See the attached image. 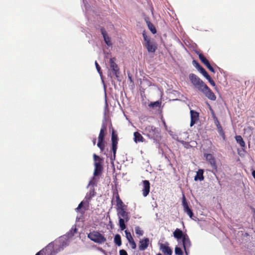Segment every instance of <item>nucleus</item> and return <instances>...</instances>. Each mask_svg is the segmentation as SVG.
Here are the masks:
<instances>
[{
  "mask_svg": "<svg viewBox=\"0 0 255 255\" xmlns=\"http://www.w3.org/2000/svg\"><path fill=\"white\" fill-rule=\"evenodd\" d=\"M94 182L93 181H90L89 185H94Z\"/></svg>",
  "mask_w": 255,
  "mask_h": 255,
  "instance_id": "44",
  "label": "nucleus"
},
{
  "mask_svg": "<svg viewBox=\"0 0 255 255\" xmlns=\"http://www.w3.org/2000/svg\"><path fill=\"white\" fill-rule=\"evenodd\" d=\"M235 138L237 143H238L242 147H245L246 146L245 142L241 135L236 136Z\"/></svg>",
  "mask_w": 255,
  "mask_h": 255,
  "instance_id": "28",
  "label": "nucleus"
},
{
  "mask_svg": "<svg viewBox=\"0 0 255 255\" xmlns=\"http://www.w3.org/2000/svg\"><path fill=\"white\" fill-rule=\"evenodd\" d=\"M133 140L135 143L143 142L144 141V138L141 134L137 131L134 132L133 133Z\"/></svg>",
  "mask_w": 255,
  "mask_h": 255,
  "instance_id": "21",
  "label": "nucleus"
},
{
  "mask_svg": "<svg viewBox=\"0 0 255 255\" xmlns=\"http://www.w3.org/2000/svg\"><path fill=\"white\" fill-rule=\"evenodd\" d=\"M63 249V248L60 243L58 242H51L37 253L35 255H55Z\"/></svg>",
  "mask_w": 255,
  "mask_h": 255,
  "instance_id": "1",
  "label": "nucleus"
},
{
  "mask_svg": "<svg viewBox=\"0 0 255 255\" xmlns=\"http://www.w3.org/2000/svg\"><path fill=\"white\" fill-rule=\"evenodd\" d=\"M199 58L201 61L205 65L209 62V61L206 59V58L202 54V53L198 54Z\"/></svg>",
  "mask_w": 255,
  "mask_h": 255,
  "instance_id": "32",
  "label": "nucleus"
},
{
  "mask_svg": "<svg viewBox=\"0 0 255 255\" xmlns=\"http://www.w3.org/2000/svg\"><path fill=\"white\" fill-rule=\"evenodd\" d=\"M185 235V234H184L183 232L179 229H176L173 232V236L178 240L182 239Z\"/></svg>",
  "mask_w": 255,
  "mask_h": 255,
  "instance_id": "22",
  "label": "nucleus"
},
{
  "mask_svg": "<svg viewBox=\"0 0 255 255\" xmlns=\"http://www.w3.org/2000/svg\"><path fill=\"white\" fill-rule=\"evenodd\" d=\"M198 70L199 71L205 78L209 76L207 71L202 66Z\"/></svg>",
  "mask_w": 255,
  "mask_h": 255,
  "instance_id": "33",
  "label": "nucleus"
},
{
  "mask_svg": "<svg viewBox=\"0 0 255 255\" xmlns=\"http://www.w3.org/2000/svg\"><path fill=\"white\" fill-rule=\"evenodd\" d=\"M252 175L254 178L255 179V170H254L252 172Z\"/></svg>",
  "mask_w": 255,
  "mask_h": 255,
  "instance_id": "43",
  "label": "nucleus"
},
{
  "mask_svg": "<svg viewBox=\"0 0 255 255\" xmlns=\"http://www.w3.org/2000/svg\"><path fill=\"white\" fill-rule=\"evenodd\" d=\"M135 232L138 238L142 236L144 233L143 231L139 226L135 227Z\"/></svg>",
  "mask_w": 255,
  "mask_h": 255,
  "instance_id": "30",
  "label": "nucleus"
},
{
  "mask_svg": "<svg viewBox=\"0 0 255 255\" xmlns=\"http://www.w3.org/2000/svg\"><path fill=\"white\" fill-rule=\"evenodd\" d=\"M175 253L177 255H183V252L181 249L179 247H176L175 248Z\"/></svg>",
  "mask_w": 255,
  "mask_h": 255,
  "instance_id": "34",
  "label": "nucleus"
},
{
  "mask_svg": "<svg viewBox=\"0 0 255 255\" xmlns=\"http://www.w3.org/2000/svg\"><path fill=\"white\" fill-rule=\"evenodd\" d=\"M146 22L148 26V28L150 30V31L153 34H155L156 33V29L154 27V25L148 19L146 20Z\"/></svg>",
  "mask_w": 255,
  "mask_h": 255,
  "instance_id": "26",
  "label": "nucleus"
},
{
  "mask_svg": "<svg viewBox=\"0 0 255 255\" xmlns=\"http://www.w3.org/2000/svg\"><path fill=\"white\" fill-rule=\"evenodd\" d=\"M149 243V240L147 238L140 240L139 242L138 249L139 250L143 251L147 249Z\"/></svg>",
  "mask_w": 255,
  "mask_h": 255,
  "instance_id": "15",
  "label": "nucleus"
},
{
  "mask_svg": "<svg viewBox=\"0 0 255 255\" xmlns=\"http://www.w3.org/2000/svg\"><path fill=\"white\" fill-rule=\"evenodd\" d=\"M156 255H162L161 254H160V253H158Z\"/></svg>",
  "mask_w": 255,
  "mask_h": 255,
  "instance_id": "47",
  "label": "nucleus"
},
{
  "mask_svg": "<svg viewBox=\"0 0 255 255\" xmlns=\"http://www.w3.org/2000/svg\"><path fill=\"white\" fill-rule=\"evenodd\" d=\"M126 208L117 209V213L119 218V226L121 230H124L126 228L125 222H127L129 219L128 213L126 211Z\"/></svg>",
  "mask_w": 255,
  "mask_h": 255,
  "instance_id": "3",
  "label": "nucleus"
},
{
  "mask_svg": "<svg viewBox=\"0 0 255 255\" xmlns=\"http://www.w3.org/2000/svg\"><path fill=\"white\" fill-rule=\"evenodd\" d=\"M101 32L103 36L105 43L109 46L112 45L110 37L108 35V34L104 27L101 28Z\"/></svg>",
  "mask_w": 255,
  "mask_h": 255,
  "instance_id": "19",
  "label": "nucleus"
},
{
  "mask_svg": "<svg viewBox=\"0 0 255 255\" xmlns=\"http://www.w3.org/2000/svg\"><path fill=\"white\" fill-rule=\"evenodd\" d=\"M161 105V102L159 101H156L154 102H151L150 104H148V106L150 108H156L157 107H160Z\"/></svg>",
  "mask_w": 255,
  "mask_h": 255,
  "instance_id": "31",
  "label": "nucleus"
},
{
  "mask_svg": "<svg viewBox=\"0 0 255 255\" xmlns=\"http://www.w3.org/2000/svg\"><path fill=\"white\" fill-rule=\"evenodd\" d=\"M120 255H128L127 252L125 250L120 251Z\"/></svg>",
  "mask_w": 255,
  "mask_h": 255,
  "instance_id": "41",
  "label": "nucleus"
},
{
  "mask_svg": "<svg viewBox=\"0 0 255 255\" xmlns=\"http://www.w3.org/2000/svg\"><path fill=\"white\" fill-rule=\"evenodd\" d=\"M116 206L117 207V209H121L122 208H126V206L124 204L122 200L120 199V196L119 194L117 193L116 194Z\"/></svg>",
  "mask_w": 255,
  "mask_h": 255,
  "instance_id": "20",
  "label": "nucleus"
},
{
  "mask_svg": "<svg viewBox=\"0 0 255 255\" xmlns=\"http://www.w3.org/2000/svg\"><path fill=\"white\" fill-rule=\"evenodd\" d=\"M163 124H164V125L165 127H166V123L164 121H163Z\"/></svg>",
  "mask_w": 255,
  "mask_h": 255,
  "instance_id": "46",
  "label": "nucleus"
},
{
  "mask_svg": "<svg viewBox=\"0 0 255 255\" xmlns=\"http://www.w3.org/2000/svg\"><path fill=\"white\" fill-rule=\"evenodd\" d=\"M204 176H203V170L199 169L197 172L196 175L195 176L194 180L195 181H197L199 180L200 181L203 180Z\"/></svg>",
  "mask_w": 255,
  "mask_h": 255,
  "instance_id": "25",
  "label": "nucleus"
},
{
  "mask_svg": "<svg viewBox=\"0 0 255 255\" xmlns=\"http://www.w3.org/2000/svg\"><path fill=\"white\" fill-rule=\"evenodd\" d=\"M114 242L118 246L122 245L121 237L119 234H116L114 237Z\"/></svg>",
  "mask_w": 255,
  "mask_h": 255,
  "instance_id": "29",
  "label": "nucleus"
},
{
  "mask_svg": "<svg viewBox=\"0 0 255 255\" xmlns=\"http://www.w3.org/2000/svg\"><path fill=\"white\" fill-rule=\"evenodd\" d=\"M99 250L102 252H104V251L103 250V249L102 248H99Z\"/></svg>",
  "mask_w": 255,
  "mask_h": 255,
  "instance_id": "45",
  "label": "nucleus"
},
{
  "mask_svg": "<svg viewBox=\"0 0 255 255\" xmlns=\"http://www.w3.org/2000/svg\"><path fill=\"white\" fill-rule=\"evenodd\" d=\"M87 237L93 242L99 244H103L107 241L106 237L97 231L90 232L87 235Z\"/></svg>",
  "mask_w": 255,
  "mask_h": 255,
  "instance_id": "4",
  "label": "nucleus"
},
{
  "mask_svg": "<svg viewBox=\"0 0 255 255\" xmlns=\"http://www.w3.org/2000/svg\"><path fill=\"white\" fill-rule=\"evenodd\" d=\"M143 188L142 190V195L144 197H146L149 194L150 191V183L148 180H143Z\"/></svg>",
  "mask_w": 255,
  "mask_h": 255,
  "instance_id": "16",
  "label": "nucleus"
},
{
  "mask_svg": "<svg viewBox=\"0 0 255 255\" xmlns=\"http://www.w3.org/2000/svg\"><path fill=\"white\" fill-rule=\"evenodd\" d=\"M206 78L208 80V81H209V82L210 83V84L212 86H215V83L214 81L213 80V79L211 78V77H210V75Z\"/></svg>",
  "mask_w": 255,
  "mask_h": 255,
  "instance_id": "37",
  "label": "nucleus"
},
{
  "mask_svg": "<svg viewBox=\"0 0 255 255\" xmlns=\"http://www.w3.org/2000/svg\"><path fill=\"white\" fill-rule=\"evenodd\" d=\"M112 150L113 152V157H112V160H115L116 158V151L118 148V137L117 134H116L114 129H113L112 134Z\"/></svg>",
  "mask_w": 255,
  "mask_h": 255,
  "instance_id": "9",
  "label": "nucleus"
},
{
  "mask_svg": "<svg viewBox=\"0 0 255 255\" xmlns=\"http://www.w3.org/2000/svg\"><path fill=\"white\" fill-rule=\"evenodd\" d=\"M182 205L184 208V211L189 216L190 218H192L193 213L192 210L189 207L188 203L186 200V198L183 195L182 199Z\"/></svg>",
  "mask_w": 255,
  "mask_h": 255,
  "instance_id": "14",
  "label": "nucleus"
},
{
  "mask_svg": "<svg viewBox=\"0 0 255 255\" xmlns=\"http://www.w3.org/2000/svg\"><path fill=\"white\" fill-rule=\"evenodd\" d=\"M143 134L153 140H156L160 136V132L158 128L150 125L146 126L143 129Z\"/></svg>",
  "mask_w": 255,
  "mask_h": 255,
  "instance_id": "2",
  "label": "nucleus"
},
{
  "mask_svg": "<svg viewBox=\"0 0 255 255\" xmlns=\"http://www.w3.org/2000/svg\"><path fill=\"white\" fill-rule=\"evenodd\" d=\"M84 202L82 201L78 205V207L76 209V210L78 212L80 209H81L83 206Z\"/></svg>",
  "mask_w": 255,
  "mask_h": 255,
  "instance_id": "40",
  "label": "nucleus"
},
{
  "mask_svg": "<svg viewBox=\"0 0 255 255\" xmlns=\"http://www.w3.org/2000/svg\"><path fill=\"white\" fill-rule=\"evenodd\" d=\"M182 244L185 251H186V247H189L191 246L190 239L187 234H185L182 239Z\"/></svg>",
  "mask_w": 255,
  "mask_h": 255,
  "instance_id": "23",
  "label": "nucleus"
},
{
  "mask_svg": "<svg viewBox=\"0 0 255 255\" xmlns=\"http://www.w3.org/2000/svg\"><path fill=\"white\" fill-rule=\"evenodd\" d=\"M96 138H93V144L94 145L96 144Z\"/></svg>",
  "mask_w": 255,
  "mask_h": 255,
  "instance_id": "42",
  "label": "nucleus"
},
{
  "mask_svg": "<svg viewBox=\"0 0 255 255\" xmlns=\"http://www.w3.org/2000/svg\"><path fill=\"white\" fill-rule=\"evenodd\" d=\"M216 126L217 127V129H218L219 133L220 134V135H221L222 136L223 139H225V133L223 130L222 126H221V125L220 124V123L218 120L217 121Z\"/></svg>",
  "mask_w": 255,
  "mask_h": 255,
  "instance_id": "27",
  "label": "nucleus"
},
{
  "mask_svg": "<svg viewBox=\"0 0 255 255\" xmlns=\"http://www.w3.org/2000/svg\"><path fill=\"white\" fill-rule=\"evenodd\" d=\"M191 122L190 126H193L199 120V113L194 110L190 111Z\"/></svg>",
  "mask_w": 255,
  "mask_h": 255,
  "instance_id": "18",
  "label": "nucleus"
},
{
  "mask_svg": "<svg viewBox=\"0 0 255 255\" xmlns=\"http://www.w3.org/2000/svg\"><path fill=\"white\" fill-rule=\"evenodd\" d=\"M192 63L193 65L197 69V70H198L201 67L199 63L195 60H193Z\"/></svg>",
  "mask_w": 255,
  "mask_h": 255,
  "instance_id": "36",
  "label": "nucleus"
},
{
  "mask_svg": "<svg viewBox=\"0 0 255 255\" xmlns=\"http://www.w3.org/2000/svg\"><path fill=\"white\" fill-rule=\"evenodd\" d=\"M93 158L95 161L94 175L95 176H97L100 175L103 171V168L102 164L103 161V159L96 155L95 153L93 154Z\"/></svg>",
  "mask_w": 255,
  "mask_h": 255,
  "instance_id": "6",
  "label": "nucleus"
},
{
  "mask_svg": "<svg viewBox=\"0 0 255 255\" xmlns=\"http://www.w3.org/2000/svg\"><path fill=\"white\" fill-rule=\"evenodd\" d=\"M116 59L112 58L110 59V69L112 71L113 75H115L116 77H119V68L118 65L115 62Z\"/></svg>",
  "mask_w": 255,
  "mask_h": 255,
  "instance_id": "12",
  "label": "nucleus"
},
{
  "mask_svg": "<svg viewBox=\"0 0 255 255\" xmlns=\"http://www.w3.org/2000/svg\"><path fill=\"white\" fill-rule=\"evenodd\" d=\"M107 130V124L103 123L98 136V147L100 149L101 152H103L105 148V136Z\"/></svg>",
  "mask_w": 255,
  "mask_h": 255,
  "instance_id": "5",
  "label": "nucleus"
},
{
  "mask_svg": "<svg viewBox=\"0 0 255 255\" xmlns=\"http://www.w3.org/2000/svg\"><path fill=\"white\" fill-rule=\"evenodd\" d=\"M95 66L96 67V69H97L98 72L100 74V75H101L102 74V72L101 71V67L97 61H95Z\"/></svg>",
  "mask_w": 255,
  "mask_h": 255,
  "instance_id": "38",
  "label": "nucleus"
},
{
  "mask_svg": "<svg viewBox=\"0 0 255 255\" xmlns=\"http://www.w3.org/2000/svg\"><path fill=\"white\" fill-rule=\"evenodd\" d=\"M142 36L144 41V46L147 49L149 53H154L157 49V46L156 43L151 42L150 39L147 37L146 33L143 32Z\"/></svg>",
  "mask_w": 255,
  "mask_h": 255,
  "instance_id": "8",
  "label": "nucleus"
},
{
  "mask_svg": "<svg viewBox=\"0 0 255 255\" xmlns=\"http://www.w3.org/2000/svg\"><path fill=\"white\" fill-rule=\"evenodd\" d=\"M95 194H96V192L95 191V189L94 188H93L92 189H91L90 190V191L89 192H88L86 194L85 199L87 201H89L92 199V198L93 197H94L95 195Z\"/></svg>",
  "mask_w": 255,
  "mask_h": 255,
  "instance_id": "24",
  "label": "nucleus"
},
{
  "mask_svg": "<svg viewBox=\"0 0 255 255\" xmlns=\"http://www.w3.org/2000/svg\"><path fill=\"white\" fill-rule=\"evenodd\" d=\"M125 234H126V238H127V240H128V242L131 249H133V250L135 249L136 247V245L132 236L131 235V234L130 233V232H128L127 230H126Z\"/></svg>",
  "mask_w": 255,
  "mask_h": 255,
  "instance_id": "17",
  "label": "nucleus"
},
{
  "mask_svg": "<svg viewBox=\"0 0 255 255\" xmlns=\"http://www.w3.org/2000/svg\"><path fill=\"white\" fill-rule=\"evenodd\" d=\"M189 78L194 87L200 91L206 85L200 78L194 74L191 73L189 74Z\"/></svg>",
  "mask_w": 255,
  "mask_h": 255,
  "instance_id": "7",
  "label": "nucleus"
},
{
  "mask_svg": "<svg viewBox=\"0 0 255 255\" xmlns=\"http://www.w3.org/2000/svg\"><path fill=\"white\" fill-rule=\"evenodd\" d=\"M204 157L206 158V161L211 165L213 169L217 171V165L216 159L214 156L211 153H204Z\"/></svg>",
  "mask_w": 255,
  "mask_h": 255,
  "instance_id": "10",
  "label": "nucleus"
},
{
  "mask_svg": "<svg viewBox=\"0 0 255 255\" xmlns=\"http://www.w3.org/2000/svg\"><path fill=\"white\" fill-rule=\"evenodd\" d=\"M205 66L207 67V68L212 72L215 73L214 69L213 68V67L211 65L209 62L205 65Z\"/></svg>",
  "mask_w": 255,
  "mask_h": 255,
  "instance_id": "35",
  "label": "nucleus"
},
{
  "mask_svg": "<svg viewBox=\"0 0 255 255\" xmlns=\"http://www.w3.org/2000/svg\"><path fill=\"white\" fill-rule=\"evenodd\" d=\"M159 249L164 255H172V250L169 246V243L166 242L165 244L159 243Z\"/></svg>",
  "mask_w": 255,
  "mask_h": 255,
  "instance_id": "11",
  "label": "nucleus"
},
{
  "mask_svg": "<svg viewBox=\"0 0 255 255\" xmlns=\"http://www.w3.org/2000/svg\"><path fill=\"white\" fill-rule=\"evenodd\" d=\"M71 234L74 235L77 232V229L75 226H73L70 230Z\"/></svg>",
  "mask_w": 255,
  "mask_h": 255,
  "instance_id": "39",
  "label": "nucleus"
},
{
  "mask_svg": "<svg viewBox=\"0 0 255 255\" xmlns=\"http://www.w3.org/2000/svg\"><path fill=\"white\" fill-rule=\"evenodd\" d=\"M210 100L215 101L216 99V97L214 93L211 91V90L206 85L204 88L201 91Z\"/></svg>",
  "mask_w": 255,
  "mask_h": 255,
  "instance_id": "13",
  "label": "nucleus"
}]
</instances>
